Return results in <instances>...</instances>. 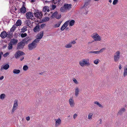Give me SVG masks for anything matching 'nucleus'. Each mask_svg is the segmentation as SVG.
<instances>
[{
  "label": "nucleus",
  "instance_id": "obj_10",
  "mask_svg": "<svg viewBox=\"0 0 127 127\" xmlns=\"http://www.w3.org/2000/svg\"><path fill=\"white\" fill-rule=\"evenodd\" d=\"M24 54V53L23 52L20 51H18L16 53L15 55V58H18L20 56L23 55Z\"/></svg>",
  "mask_w": 127,
  "mask_h": 127
},
{
  "label": "nucleus",
  "instance_id": "obj_18",
  "mask_svg": "<svg viewBox=\"0 0 127 127\" xmlns=\"http://www.w3.org/2000/svg\"><path fill=\"white\" fill-rule=\"evenodd\" d=\"M20 12L22 13H25L26 12V7L23 5L20 9Z\"/></svg>",
  "mask_w": 127,
  "mask_h": 127
},
{
  "label": "nucleus",
  "instance_id": "obj_23",
  "mask_svg": "<svg viewBox=\"0 0 127 127\" xmlns=\"http://www.w3.org/2000/svg\"><path fill=\"white\" fill-rule=\"evenodd\" d=\"M66 22H68V25L69 24V26H72L73 25L75 22L74 20H72L71 21L68 20Z\"/></svg>",
  "mask_w": 127,
  "mask_h": 127
},
{
  "label": "nucleus",
  "instance_id": "obj_31",
  "mask_svg": "<svg viewBox=\"0 0 127 127\" xmlns=\"http://www.w3.org/2000/svg\"><path fill=\"white\" fill-rule=\"evenodd\" d=\"M79 90L78 88H76L75 89V95L76 96H77L79 93Z\"/></svg>",
  "mask_w": 127,
  "mask_h": 127
},
{
  "label": "nucleus",
  "instance_id": "obj_21",
  "mask_svg": "<svg viewBox=\"0 0 127 127\" xmlns=\"http://www.w3.org/2000/svg\"><path fill=\"white\" fill-rule=\"evenodd\" d=\"M40 30V26L39 25L36 26L33 29V31L35 32H38Z\"/></svg>",
  "mask_w": 127,
  "mask_h": 127
},
{
  "label": "nucleus",
  "instance_id": "obj_64",
  "mask_svg": "<svg viewBox=\"0 0 127 127\" xmlns=\"http://www.w3.org/2000/svg\"><path fill=\"white\" fill-rule=\"evenodd\" d=\"M40 74H41V73H40Z\"/></svg>",
  "mask_w": 127,
  "mask_h": 127
},
{
  "label": "nucleus",
  "instance_id": "obj_57",
  "mask_svg": "<svg viewBox=\"0 0 127 127\" xmlns=\"http://www.w3.org/2000/svg\"><path fill=\"white\" fill-rule=\"evenodd\" d=\"M94 51H90L89 52V53H94Z\"/></svg>",
  "mask_w": 127,
  "mask_h": 127
},
{
  "label": "nucleus",
  "instance_id": "obj_14",
  "mask_svg": "<svg viewBox=\"0 0 127 127\" xmlns=\"http://www.w3.org/2000/svg\"><path fill=\"white\" fill-rule=\"evenodd\" d=\"M68 22H66L63 25L61 28V30L63 31L68 26Z\"/></svg>",
  "mask_w": 127,
  "mask_h": 127
},
{
  "label": "nucleus",
  "instance_id": "obj_50",
  "mask_svg": "<svg viewBox=\"0 0 127 127\" xmlns=\"http://www.w3.org/2000/svg\"><path fill=\"white\" fill-rule=\"evenodd\" d=\"M94 53L95 54H100L99 52V51H94Z\"/></svg>",
  "mask_w": 127,
  "mask_h": 127
},
{
  "label": "nucleus",
  "instance_id": "obj_63",
  "mask_svg": "<svg viewBox=\"0 0 127 127\" xmlns=\"http://www.w3.org/2000/svg\"><path fill=\"white\" fill-rule=\"evenodd\" d=\"M70 117V115H69V116H67V117H68V118H69V117Z\"/></svg>",
  "mask_w": 127,
  "mask_h": 127
},
{
  "label": "nucleus",
  "instance_id": "obj_49",
  "mask_svg": "<svg viewBox=\"0 0 127 127\" xmlns=\"http://www.w3.org/2000/svg\"><path fill=\"white\" fill-rule=\"evenodd\" d=\"M70 43H71V45H72V44H74L76 43V41H72L71 42H70Z\"/></svg>",
  "mask_w": 127,
  "mask_h": 127
},
{
  "label": "nucleus",
  "instance_id": "obj_19",
  "mask_svg": "<svg viewBox=\"0 0 127 127\" xmlns=\"http://www.w3.org/2000/svg\"><path fill=\"white\" fill-rule=\"evenodd\" d=\"M49 7L48 6H45L43 7V12H49L50 11Z\"/></svg>",
  "mask_w": 127,
  "mask_h": 127
},
{
  "label": "nucleus",
  "instance_id": "obj_27",
  "mask_svg": "<svg viewBox=\"0 0 127 127\" xmlns=\"http://www.w3.org/2000/svg\"><path fill=\"white\" fill-rule=\"evenodd\" d=\"M21 21L20 20H19L17 21L15 25L17 26H18L21 25Z\"/></svg>",
  "mask_w": 127,
  "mask_h": 127
},
{
  "label": "nucleus",
  "instance_id": "obj_41",
  "mask_svg": "<svg viewBox=\"0 0 127 127\" xmlns=\"http://www.w3.org/2000/svg\"><path fill=\"white\" fill-rule=\"evenodd\" d=\"M72 80L73 82L76 84H78L79 83V82L75 78H73V79Z\"/></svg>",
  "mask_w": 127,
  "mask_h": 127
},
{
  "label": "nucleus",
  "instance_id": "obj_5",
  "mask_svg": "<svg viewBox=\"0 0 127 127\" xmlns=\"http://www.w3.org/2000/svg\"><path fill=\"white\" fill-rule=\"evenodd\" d=\"M91 37L95 41H99L101 40V37L97 33L93 34Z\"/></svg>",
  "mask_w": 127,
  "mask_h": 127
},
{
  "label": "nucleus",
  "instance_id": "obj_55",
  "mask_svg": "<svg viewBox=\"0 0 127 127\" xmlns=\"http://www.w3.org/2000/svg\"><path fill=\"white\" fill-rule=\"evenodd\" d=\"M4 78V77L3 76H1V77L0 78V80H1L2 79Z\"/></svg>",
  "mask_w": 127,
  "mask_h": 127
},
{
  "label": "nucleus",
  "instance_id": "obj_39",
  "mask_svg": "<svg viewBox=\"0 0 127 127\" xmlns=\"http://www.w3.org/2000/svg\"><path fill=\"white\" fill-rule=\"evenodd\" d=\"M99 61L98 59H97L94 61V63L95 64H97L99 63Z\"/></svg>",
  "mask_w": 127,
  "mask_h": 127
},
{
  "label": "nucleus",
  "instance_id": "obj_2",
  "mask_svg": "<svg viewBox=\"0 0 127 127\" xmlns=\"http://www.w3.org/2000/svg\"><path fill=\"white\" fill-rule=\"evenodd\" d=\"M121 52L119 51H117L114 53V60L115 62H118L120 58Z\"/></svg>",
  "mask_w": 127,
  "mask_h": 127
},
{
  "label": "nucleus",
  "instance_id": "obj_4",
  "mask_svg": "<svg viewBox=\"0 0 127 127\" xmlns=\"http://www.w3.org/2000/svg\"><path fill=\"white\" fill-rule=\"evenodd\" d=\"M28 40L26 41V39H24L22 41V42H21L19 43L18 44L17 46V49H22L24 47L25 45V43H26Z\"/></svg>",
  "mask_w": 127,
  "mask_h": 127
},
{
  "label": "nucleus",
  "instance_id": "obj_16",
  "mask_svg": "<svg viewBox=\"0 0 127 127\" xmlns=\"http://www.w3.org/2000/svg\"><path fill=\"white\" fill-rule=\"evenodd\" d=\"M64 6L67 11L70 9L71 8L72 5L70 4H65Z\"/></svg>",
  "mask_w": 127,
  "mask_h": 127
},
{
  "label": "nucleus",
  "instance_id": "obj_33",
  "mask_svg": "<svg viewBox=\"0 0 127 127\" xmlns=\"http://www.w3.org/2000/svg\"><path fill=\"white\" fill-rule=\"evenodd\" d=\"M72 45H71V43L70 42L68 44H66L65 46V47L66 48H70L72 47Z\"/></svg>",
  "mask_w": 127,
  "mask_h": 127
},
{
  "label": "nucleus",
  "instance_id": "obj_53",
  "mask_svg": "<svg viewBox=\"0 0 127 127\" xmlns=\"http://www.w3.org/2000/svg\"><path fill=\"white\" fill-rule=\"evenodd\" d=\"M3 54V53L2 52H1L0 53V60L1 57V55Z\"/></svg>",
  "mask_w": 127,
  "mask_h": 127
},
{
  "label": "nucleus",
  "instance_id": "obj_40",
  "mask_svg": "<svg viewBox=\"0 0 127 127\" xmlns=\"http://www.w3.org/2000/svg\"><path fill=\"white\" fill-rule=\"evenodd\" d=\"M39 39L36 38V39H35L33 42L36 44V43H38L39 42L40 40Z\"/></svg>",
  "mask_w": 127,
  "mask_h": 127
},
{
  "label": "nucleus",
  "instance_id": "obj_13",
  "mask_svg": "<svg viewBox=\"0 0 127 127\" xmlns=\"http://www.w3.org/2000/svg\"><path fill=\"white\" fill-rule=\"evenodd\" d=\"M55 126L56 127H58L61 124V121L60 118H59L57 119H55Z\"/></svg>",
  "mask_w": 127,
  "mask_h": 127
},
{
  "label": "nucleus",
  "instance_id": "obj_51",
  "mask_svg": "<svg viewBox=\"0 0 127 127\" xmlns=\"http://www.w3.org/2000/svg\"><path fill=\"white\" fill-rule=\"evenodd\" d=\"M26 119L27 121H29L30 119V117L29 116L27 117L26 118Z\"/></svg>",
  "mask_w": 127,
  "mask_h": 127
},
{
  "label": "nucleus",
  "instance_id": "obj_37",
  "mask_svg": "<svg viewBox=\"0 0 127 127\" xmlns=\"http://www.w3.org/2000/svg\"><path fill=\"white\" fill-rule=\"evenodd\" d=\"M16 26L15 25H13L12 28L10 29V31L11 32H13L15 30L16 28Z\"/></svg>",
  "mask_w": 127,
  "mask_h": 127
},
{
  "label": "nucleus",
  "instance_id": "obj_20",
  "mask_svg": "<svg viewBox=\"0 0 127 127\" xmlns=\"http://www.w3.org/2000/svg\"><path fill=\"white\" fill-rule=\"evenodd\" d=\"M125 111V108H121L118 112V115H121L124 113Z\"/></svg>",
  "mask_w": 127,
  "mask_h": 127
},
{
  "label": "nucleus",
  "instance_id": "obj_26",
  "mask_svg": "<svg viewBox=\"0 0 127 127\" xmlns=\"http://www.w3.org/2000/svg\"><path fill=\"white\" fill-rule=\"evenodd\" d=\"M93 113L92 112L89 113L88 115V119L89 120H91L92 119V117H93Z\"/></svg>",
  "mask_w": 127,
  "mask_h": 127
},
{
  "label": "nucleus",
  "instance_id": "obj_47",
  "mask_svg": "<svg viewBox=\"0 0 127 127\" xmlns=\"http://www.w3.org/2000/svg\"><path fill=\"white\" fill-rule=\"evenodd\" d=\"M77 114L76 113L74 114L73 115V118L74 119H75L77 117Z\"/></svg>",
  "mask_w": 127,
  "mask_h": 127
},
{
  "label": "nucleus",
  "instance_id": "obj_25",
  "mask_svg": "<svg viewBox=\"0 0 127 127\" xmlns=\"http://www.w3.org/2000/svg\"><path fill=\"white\" fill-rule=\"evenodd\" d=\"M62 22V21H60L59 22L57 23L56 24L54 25V28H58L59 27L60 25Z\"/></svg>",
  "mask_w": 127,
  "mask_h": 127
},
{
  "label": "nucleus",
  "instance_id": "obj_24",
  "mask_svg": "<svg viewBox=\"0 0 127 127\" xmlns=\"http://www.w3.org/2000/svg\"><path fill=\"white\" fill-rule=\"evenodd\" d=\"M18 42V40L15 39H12L10 41V43L12 44H14Z\"/></svg>",
  "mask_w": 127,
  "mask_h": 127
},
{
  "label": "nucleus",
  "instance_id": "obj_30",
  "mask_svg": "<svg viewBox=\"0 0 127 127\" xmlns=\"http://www.w3.org/2000/svg\"><path fill=\"white\" fill-rule=\"evenodd\" d=\"M6 95L4 94H2L0 95V98L1 100H3L5 97Z\"/></svg>",
  "mask_w": 127,
  "mask_h": 127
},
{
  "label": "nucleus",
  "instance_id": "obj_54",
  "mask_svg": "<svg viewBox=\"0 0 127 127\" xmlns=\"http://www.w3.org/2000/svg\"><path fill=\"white\" fill-rule=\"evenodd\" d=\"M122 68V66L120 64L119 66V69L120 70H121Z\"/></svg>",
  "mask_w": 127,
  "mask_h": 127
},
{
  "label": "nucleus",
  "instance_id": "obj_8",
  "mask_svg": "<svg viewBox=\"0 0 127 127\" xmlns=\"http://www.w3.org/2000/svg\"><path fill=\"white\" fill-rule=\"evenodd\" d=\"M69 103L71 107L73 108L74 107L75 104L72 97H70L69 98Z\"/></svg>",
  "mask_w": 127,
  "mask_h": 127
},
{
  "label": "nucleus",
  "instance_id": "obj_56",
  "mask_svg": "<svg viewBox=\"0 0 127 127\" xmlns=\"http://www.w3.org/2000/svg\"><path fill=\"white\" fill-rule=\"evenodd\" d=\"M24 57H23L22 58L20 59V60L21 61H22L24 59Z\"/></svg>",
  "mask_w": 127,
  "mask_h": 127
},
{
  "label": "nucleus",
  "instance_id": "obj_17",
  "mask_svg": "<svg viewBox=\"0 0 127 127\" xmlns=\"http://www.w3.org/2000/svg\"><path fill=\"white\" fill-rule=\"evenodd\" d=\"M9 67V65L7 64L4 65H3L1 67L0 70H2L3 69L7 70L8 69Z\"/></svg>",
  "mask_w": 127,
  "mask_h": 127
},
{
  "label": "nucleus",
  "instance_id": "obj_43",
  "mask_svg": "<svg viewBox=\"0 0 127 127\" xmlns=\"http://www.w3.org/2000/svg\"><path fill=\"white\" fill-rule=\"evenodd\" d=\"M27 35V34L26 33H22L21 34V36L22 37H25Z\"/></svg>",
  "mask_w": 127,
  "mask_h": 127
},
{
  "label": "nucleus",
  "instance_id": "obj_15",
  "mask_svg": "<svg viewBox=\"0 0 127 127\" xmlns=\"http://www.w3.org/2000/svg\"><path fill=\"white\" fill-rule=\"evenodd\" d=\"M7 35L6 32L5 31H3L1 33L0 36L2 38H4L7 36Z\"/></svg>",
  "mask_w": 127,
  "mask_h": 127
},
{
  "label": "nucleus",
  "instance_id": "obj_22",
  "mask_svg": "<svg viewBox=\"0 0 127 127\" xmlns=\"http://www.w3.org/2000/svg\"><path fill=\"white\" fill-rule=\"evenodd\" d=\"M127 76V65L124 67L123 76L125 77Z\"/></svg>",
  "mask_w": 127,
  "mask_h": 127
},
{
  "label": "nucleus",
  "instance_id": "obj_34",
  "mask_svg": "<svg viewBox=\"0 0 127 127\" xmlns=\"http://www.w3.org/2000/svg\"><path fill=\"white\" fill-rule=\"evenodd\" d=\"M94 103L95 104L97 105L99 107L102 108L103 106L98 102L96 101H94Z\"/></svg>",
  "mask_w": 127,
  "mask_h": 127
},
{
  "label": "nucleus",
  "instance_id": "obj_28",
  "mask_svg": "<svg viewBox=\"0 0 127 127\" xmlns=\"http://www.w3.org/2000/svg\"><path fill=\"white\" fill-rule=\"evenodd\" d=\"M60 11L62 12H64L67 11L64 6L61 8L60 9Z\"/></svg>",
  "mask_w": 127,
  "mask_h": 127
},
{
  "label": "nucleus",
  "instance_id": "obj_6",
  "mask_svg": "<svg viewBox=\"0 0 127 127\" xmlns=\"http://www.w3.org/2000/svg\"><path fill=\"white\" fill-rule=\"evenodd\" d=\"M25 17L27 19H33L34 18L33 13L31 11L27 12L26 14Z\"/></svg>",
  "mask_w": 127,
  "mask_h": 127
},
{
  "label": "nucleus",
  "instance_id": "obj_61",
  "mask_svg": "<svg viewBox=\"0 0 127 127\" xmlns=\"http://www.w3.org/2000/svg\"><path fill=\"white\" fill-rule=\"evenodd\" d=\"M73 0L74 1H75V2H77L78 0Z\"/></svg>",
  "mask_w": 127,
  "mask_h": 127
},
{
  "label": "nucleus",
  "instance_id": "obj_62",
  "mask_svg": "<svg viewBox=\"0 0 127 127\" xmlns=\"http://www.w3.org/2000/svg\"><path fill=\"white\" fill-rule=\"evenodd\" d=\"M40 59V57H38V58H37V59H38V60H39Z\"/></svg>",
  "mask_w": 127,
  "mask_h": 127
},
{
  "label": "nucleus",
  "instance_id": "obj_60",
  "mask_svg": "<svg viewBox=\"0 0 127 127\" xmlns=\"http://www.w3.org/2000/svg\"><path fill=\"white\" fill-rule=\"evenodd\" d=\"M100 121V124H101V121H102V120H101V119H100L99 120Z\"/></svg>",
  "mask_w": 127,
  "mask_h": 127
},
{
  "label": "nucleus",
  "instance_id": "obj_59",
  "mask_svg": "<svg viewBox=\"0 0 127 127\" xmlns=\"http://www.w3.org/2000/svg\"><path fill=\"white\" fill-rule=\"evenodd\" d=\"M109 2L110 3H111L112 2V0H109Z\"/></svg>",
  "mask_w": 127,
  "mask_h": 127
},
{
  "label": "nucleus",
  "instance_id": "obj_52",
  "mask_svg": "<svg viewBox=\"0 0 127 127\" xmlns=\"http://www.w3.org/2000/svg\"><path fill=\"white\" fill-rule=\"evenodd\" d=\"M45 24H42L41 25V27L42 28L43 27H44L45 26Z\"/></svg>",
  "mask_w": 127,
  "mask_h": 127
},
{
  "label": "nucleus",
  "instance_id": "obj_44",
  "mask_svg": "<svg viewBox=\"0 0 127 127\" xmlns=\"http://www.w3.org/2000/svg\"><path fill=\"white\" fill-rule=\"evenodd\" d=\"M9 54V53L7 52L3 55V56L4 57H6Z\"/></svg>",
  "mask_w": 127,
  "mask_h": 127
},
{
  "label": "nucleus",
  "instance_id": "obj_46",
  "mask_svg": "<svg viewBox=\"0 0 127 127\" xmlns=\"http://www.w3.org/2000/svg\"><path fill=\"white\" fill-rule=\"evenodd\" d=\"M27 30V28L26 27H24L22 29V31L23 32H25Z\"/></svg>",
  "mask_w": 127,
  "mask_h": 127
},
{
  "label": "nucleus",
  "instance_id": "obj_11",
  "mask_svg": "<svg viewBox=\"0 0 127 127\" xmlns=\"http://www.w3.org/2000/svg\"><path fill=\"white\" fill-rule=\"evenodd\" d=\"M52 17L53 18L55 17L58 19H59L61 17V15L58 14L57 12L56 11L53 14Z\"/></svg>",
  "mask_w": 127,
  "mask_h": 127
},
{
  "label": "nucleus",
  "instance_id": "obj_58",
  "mask_svg": "<svg viewBox=\"0 0 127 127\" xmlns=\"http://www.w3.org/2000/svg\"><path fill=\"white\" fill-rule=\"evenodd\" d=\"M35 0H31V1L32 2H34L35 1Z\"/></svg>",
  "mask_w": 127,
  "mask_h": 127
},
{
  "label": "nucleus",
  "instance_id": "obj_42",
  "mask_svg": "<svg viewBox=\"0 0 127 127\" xmlns=\"http://www.w3.org/2000/svg\"><path fill=\"white\" fill-rule=\"evenodd\" d=\"M118 0H114L113 1V4L114 5H115L118 2Z\"/></svg>",
  "mask_w": 127,
  "mask_h": 127
},
{
  "label": "nucleus",
  "instance_id": "obj_3",
  "mask_svg": "<svg viewBox=\"0 0 127 127\" xmlns=\"http://www.w3.org/2000/svg\"><path fill=\"white\" fill-rule=\"evenodd\" d=\"M34 14L35 17L37 19H40L42 16V12L37 10H34Z\"/></svg>",
  "mask_w": 127,
  "mask_h": 127
},
{
  "label": "nucleus",
  "instance_id": "obj_35",
  "mask_svg": "<svg viewBox=\"0 0 127 127\" xmlns=\"http://www.w3.org/2000/svg\"><path fill=\"white\" fill-rule=\"evenodd\" d=\"M49 20V18L48 17H46L45 18H43L42 21L43 22H44L48 21Z\"/></svg>",
  "mask_w": 127,
  "mask_h": 127
},
{
  "label": "nucleus",
  "instance_id": "obj_36",
  "mask_svg": "<svg viewBox=\"0 0 127 127\" xmlns=\"http://www.w3.org/2000/svg\"><path fill=\"white\" fill-rule=\"evenodd\" d=\"M13 48L12 45V44L10 43H9L8 44V49L9 50Z\"/></svg>",
  "mask_w": 127,
  "mask_h": 127
},
{
  "label": "nucleus",
  "instance_id": "obj_29",
  "mask_svg": "<svg viewBox=\"0 0 127 127\" xmlns=\"http://www.w3.org/2000/svg\"><path fill=\"white\" fill-rule=\"evenodd\" d=\"M20 70L19 69H15L13 70V72L14 74H18L20 73Z\"/></svg>",
  "mask_w": 127,
  "mask_h": 127
},
{
  "label": "nucleus",
  "instance_id": "obj_1",
  "mask_svg": "<svg viewBox=\"0 0 127 127\" xmlns=\"http://www.w3.org/2000/svg\"><path fill=\"white\" fill-rule=\"evenodd\" d=\"M79 64L82 67H83L85 65L89 66L90 65L89 59H83L79 62Z\"/></svg>",
  "mask_w": 127,
  "mask_h": 127
},
{
  "label": "nucleus",
  "instance_id": "obj_12",
  "mask_svg": "<svg viewBox=\"0 0 127 127\" xmlns=\"http://www.w3.org/2000/svg\"><path fill=\"white\" fill-rule=\"evenodd\" d=\"M43 31H41L36 35V38L40 39L42 38L43 36Z\"/></svg>",
  "mask_w": 127,
  "mask_h": 127
},
{
  "label": "nucleus",
  "instance_id": "obj_32",
  "mask_svg": "<svg viewBox=\"0 0 127 127\" xmlns=\"http://www.w3.org/2000/svg\"><path fill=\"white\" fill-rule=\"evenodd\" d=\"M86 5L85 4L83 7V8L85 10V12H84V13L85 14H86L88 12V9L87 7H86Z\"/></svg>",
  "mask_w": 127,
  "mask_h": 127
},
{
  "label": "nucleus",
  "instance_id": "obj_9",
  "mask_svg": "<svg viewBox=\"0 0 127 127\" xmlns=\"http://www.w3.org/2000/svg\"><path fill=\"white\" fill-rule=\"evenodd\" d=\"M37 44L33 42L28 45V47L29 50H32L36 47Z\"/></svg>",
  "mask_w": 127,
  "mask_h": 127
},
{
  "label": "nucleus",
  "instance_id": "obj_48",
  "mask_svg": "<svg viewBox=\"0 0 127 127\" xmlns=\"http://www.w3.org/2000/svg\"><path fill=\"white\" fill-rule=\"evenodd\" d=\"M51 7H52V10H54L56 8V6L55 5H53Z\"/></svg>",
  "mask_w": 127,
  "mask_h": 127
},
{
  "label": "nucleus",
  "instance_id": "obj_45",
  "mask_svg": "<svg viewBox=\"0 0 127 127\" xmlns=\"http://www.w3.org/2000/svg\"><path fill=\"white\" fill-rule=\"evenodd\" d=\"M105 49V48H103L101 49L100 51H99L100 53L102 52Z\"/></svg>",
  "mask_w": 127,
  "mask_h": 127
},
{
  "label": "nucleus",
  "instance_id": "obj_38",
  "mask_svg": "<svg viewBox=\"0 0 127 127\" xmlns=\"http://www.w3.org/2000/svg\"><path fill=\"white\" fill-rule=\"evenodd\" d=\"M23 69L24 71H26L28 69V67L27 65H24L23 67Z\"/></svg>",
  "mask_w": 127,
  "mask_h": 127
},
{
  "label": "nucleus",
  "instance_id": "obj_7",
  "mask_svg": "<svg viewBox=\"0 0 127 127\" xmlns=\"http://www.w3.org/2000/svg\"><path fill=\"white\" fill-rule=\"evenodd\" d=\"M18 106V101L16 99L15 100L14 102L13 106L11 111L12 113L14 112L17 109Z\"/></svg>",
  "mask_w": 127,
  "mask_h": 127
}]
</instances>
